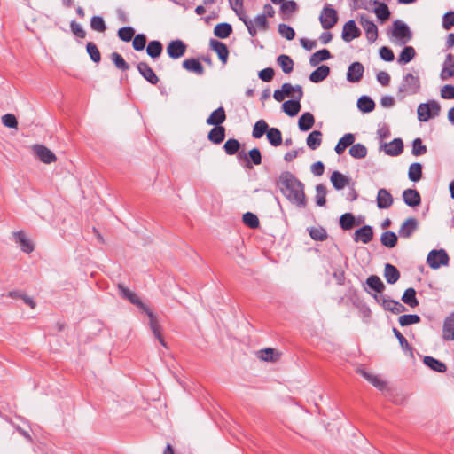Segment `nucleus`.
I'll return each instance as SVG.
<instances>
[{
    "instance_id": "nucleus-22",
    "label": "nucleus",
    "mask_w": 454,
    "mask_h": 454,
    "mask_svg": "<svg viewBox=\"0 0 454 454\" xmlns=\"http://www.w3.org/2000/svg\"><path fill=\"white\" fill-rule=\"evenodd\" d=\"M442 338L445 340H454V312L444 320Z\"/></svg>"
},
{
    "instance_id": "nucleus-49",
    "label": "nucleus",
    "mask_w": 454,
    "mask_h": 454,
    "mask_svg": "<svg viewBox=\"0 0 454 454\" xmlns=\"http://www.w3.org/2000/svg\"><path fill=\"white\" fill-rule=\"evenodd\" d=\"M269 129V125L264 120H259L255 122L253 128L252 136L254 138L262 137Z\"/></svg>"
},
{
    "instance_id": "nucleus-64",
    "label": "nucleus",
    "mask_w": 454,
    "mask_h": 454,
    "mask_svg": "<svg viewBox=\"0 0 454 454\" xmlns=\"http://www.w3.org/2000/svg\"><path fill=\"white\" fill-rule=\"evenodd\" d=\"M278 30L281 36L287 40H293L295 36L294 30L288 25L279 24Z\"/></svg>"
},
{
    "instance_id": "nucleus-29",
    "label": "nucleus",
    "mask_w": 454,
    "mask_h": 454,
    "mask_svg": "<svg viewBox=\"0 0 454 454\" xmlns=\"http://www.w3.org/2000/svg\"><path fill=\"white\" fill-rule=\"evenodd\" d=\"M355 136L352 133L345 134L337 143L334 150L337 154L341 155L347 147L351 146L354 144Z\"/></svg>"
},
{
    "instance_id": "nucleus-62",
    "label": "nucleus",
    "mask_w": 454,
    "mask_h": 454,
    "mask_svg": "<svg viewBox=\"0 0 454 454\" xmlns=\"http://www.w3.org/2000/svg\"><path fill=\"white\" fill-rule=\"evenodd\" d=\"M398 321L402 326H405L420 322V317L415 314H408L400 316Z\"/></svg>"
},
{
    "instance_id": "nucleus-58",
    "label": "nucleus",
    "mask_w": 454,
    "mask_h": 454,
    "mask_svg": "<svg viewBox=\"0 0 454 454\" xmlns=\"http://www.w3.org/2000/svg\"><path fill=\"white\" fill-rule=\"evenodd\" d=\"M111 59L116 66V67L121 71H127L129 68V65L125 61L121 54L118 52H113L111 55Z\"/></svg>"
},
{
    "instance_id": "nucleus-43",
    "label": "nucleus",
    "mask_w": 454,
    "mask_h": 454,
    "mask_svg": "<svg viewBox=\"0 0 454 454\" xmlns=\"http://www.w3.org/2000/svg\"><path fill=\"white\" fill-rule=\"evenodd\" d=\"M277 62L280 66L282 71L285 74H290L294 69V61L287 55L282 54L278 56L277 59Z\"/></svg>"
},
{
    "instance_id": "nucleus-57",
    "label": "nucleus",
    "mask_w": 454,
    "mask_h": 454,
    "mask_svg": "<svg viewBox=\"0 0 454 454\" xmlns=\"http://www.w3.org/2000/svg\"><path fill=\"white\" fill-rule=\"evenodd\" d=\"M86 50L93 62L98 63L100 61L101 54L94 43L89 42L86 45Z\"/></svg>"
},
{
    "instance_id": "nucleus-63",
    "label": "nucleus",
    "mask_w": 454,
    "mask_h": 454,
    "mask_svg": "<svg viewBox=\"0 0 454 454\" xmlns=\"http://www.w3.org/2000/svg\"><path fill=\"white\" fill-rule=\"evenodd\" d=\"M90 27L93 30L98 32H105L106 26L102 17L93 16L90 20Z\"/></svg>"
},
{
    "instance_id": "nucleus-41",
    "label": "nucleus",
    "mask_w": 454,
    "mask_h": 454,
    "mask_svg": "<svg viewBox=\"0 0 454 454\" xmlns=\"http://www.w3.org/2000/svg\"><path fill=\"white\" fill-rule=\"evenodd\" d=\"M423 361L426 365L435 372H444L447 370L445 364L432 356H425Z\"/></svg>"
},
{
    "instance_id": "nucleus-37",
    "label": "nucleus",
    "mask_w": 454,
    "mask_h": 454,
    "mask_svg": "<svg viewBox=\"0 0 454 454\" xmlns=\"http://www.w3.org/2000/svg\"><path fill=\"white\" fill-rule=\"evenodd\" d=\"M331 58V53L327 49H322L313 53L309 58V64L312 67L317 66L321 61L327 60Z\"/></svg>"
},
{
    "instance_id": "nucleus-24",
    "label": "nucleus",
    "mask_w": 454,
    "mask_h": 454,
    "mask_svg": "<svg viewBox=\"0 0 454 454\" xmlns=\"http://www.w3.org/2000/svg\"><path fill=\"white\" fill-rule=\"evenodd\" d=\"M183 67L189 72H192L198 75H202L205 72V69L201 63L193 58L184 59L183 61Z\"/></svg>"
},
{
    "instance_id": "nucleus-19",
    "label": "nucleus",
    "mask_w": 454,
    "mask_h": 454,
    "mask_svg": "<svg viewBox=\"0 0 454 454\" xmlns=\"http://www.w3.org/2000/svg\"><path fill=\"white\" fill-rule=\"evenodd\" d=\"M373 238L372 228L369 225H364L357 229L354 233V240L356 242L361 241L364 244H368Z\"/></svg>"
},
{
    "instance_id": "nucleus-10",
    "label": "nucleus",
    "mask_w": 454,
    "mask_h": 454,
    "mask_svg": "<svg viewBox=\"0 0 454 454\" xmlns=\"http://www.w3.org/2000/svg\"><path fill=\"white\" fill-rule=\"evenodd\" d=\"M186 45L181 40L171 41L167 46V52L172 59H179L184 55Z\"/></svg>"
},
{
    "instance_id": "nucleus-5",
    "label": "nucleus",
    "mask_w": 454,
    "mask_h": 454,
    "mask_svg": "<svg viewBox=\"0 0 454 454\" xmlns=\"http://www.w3.org/2000/svg\"><path fill=\"white\" fill-rule=\"evenodd\" d=\"M392 35L399 41L400 44L407 43L412 36L409 27L399 20L393 22Z\"/></svg>"
},
{
    "instance_id": "nucleus-32",
    "label": "nucleus",
    "mask_w": 454,
    "mask_h": 454,
    "mask_svg": "<svg viewBox=\"0 0 454 454\" xmlns=\"http://www.w3.org/2000/svg\"><path fill=\"white\" fill-rule=\"evenodd\" d=\"M384 277L388 284H395L400 278V272L397 268L390 263H387L384 269Z\"/></svg>"
},
{
    "instance_id": "nucleus-54",
    "label": "nucleus",
    "mask_w": 454,
    "mask_h": 454,
    "mask_svg": "<svg viewBox=\"0 0 454 454\" xmlns=\"http://www.w3.org/2000/svg\"><path fill=\"white\" fill-rule=\"evenodd\" d=\"M327 193L326 187L319 184L316 186V203L319 207H324L326 203L325 196Z\"/></svg>"
},
{
    "instance_id": "nucleus-6",
    "label": "nucleus",
    "mask_w": 454,
    "mask_h": 454,
    "mask_svg": "<svg viewBox=\"0 0 454 454\" xmlns=\"http://www.w3.org/2000/svg\"><path fill=\"white\" fill-rule=\"evenodd\" d=\"M427 262L432 269H438L441 266L447 265L449 256L445 250H432L429 252Z\"/></svg>"
},
{
    "instance_id": "nucleus-55",
    "label": "nucleus",
    "mask_w": 454,
    "mask_h": 454,
    "mask_svg": "<svg viewBox=\"0 0 454 454\" xmlns=\"http://www.w3.org/2000/svg\"><path fill=\"white\" fill-rule=\"evenodd\" d=\"M309 236L317 241H324L327 239V232L323 227H312L309 230Z\"/></svg>"
},
{
    "instance_id": "nucleus-8",
    "label": "nucleus",
    "mask_w": 454,
    "mask_h": 454,
    "mask_svg": "<svg viewBox=\"0 0 454 454\" xmlns=\"http://www.w3.org/2000/svg\"><path fill=\"white\" fill-rule=\"evenodd\" d=\"M361 35L360 29L356 27L353 20L347 21L342 29L341 37L343 41L349 43Z\"/></svg>"
},
{
    "instance_id": "nucleus-26",
    "label": "nucleus",
    "mask_w": 454,
    "mask_h": 454,
    "mask_svg": "<svg viewBox=\"0 0 454 454\" xmlns=\"http://www.w3.org/2000/svg\"><path fill=\"white\" fill-rule=\"evenodd\" d=\"M225 119V111L223 107L221 106L211 113L206 122L208 125L221 126V124L224 122Z\"/></svg>"
},
{
    "instance_id": "nucleus-11",
    "label": "nucleus",
    "mask_w": 454,
    "mask_h": 454,
    "mask_svg": "<svg viewBox=\"0 0 454 454\" xmlns=\"http://www.w3.org/2000/svg\"><path fill=\"white\" fill-rule=\"evenodd\" d=\"M15 242L19 244L20 249L26 253L30 254L34 251L33 242L26 236L23 231L13 232Z\"/></svg>"
},
{
    "instance_id": "nucleus-23",
    "label": "nucleus",
    "mask_w": 454,
    "mask_h": 454,
    "mask_svg": "<svg viewBox=\"0 0 454 454\" xmlns=\"http://www.w3.org/2000/svg\"><path fill=\"white\" fill-rule=\"evenodd\" d=\"M283 93L286 97H290L301 100L303 97V91L301 85H292L291 83L286 82L282 85Z\"/></svg>"
},
{
    "instance_id": "nucleus-34",
    "label": "nucleus",
    "mask_w": 454,
    "mask_h": 454,
    "mask_svg": "<svg viewBox=\"0 0 454 454\" xmlns=\"http://www.w3.org/2000/svg\"><path fill=\"white\" fill-rule=\"evenodd\" d=\"M283 111L289 116H295L301 110L300 100L294 98L287 100L282 105Z\"/></svg>"
},
{
    "instance_id": "nucleus-16",
    "label": "nucleus",
    "mask_w": 454,
    "mask_h": 454,
    "mask_svg": "<svg viewBox=\"0 0 454 454\" xmlns=\"http://www.w3.org/2000/svg\"><path fill=\"white\" fill-rule=\"evenodd\" d=\"M418 229V221L414 217L406 219L399 229V236L408 239Z\"/></svg>"
},
{
    "instance_id": "nucleus-28",
    "label": "nucleus",
    "mask_w": 454,
    "mask_h": 454,
    "mask_svg": "<svg viewBox=\"0 0 454 454\" xmlns=\"http://www.w3.org/2000/svg\"><path fill=\"white\" fill-rule=\"evenodd\" d=\"M330 74V68L328 66L322 65L318 67L309 74V80L314 83H318L324 81Z\"/></svg>"
},
{
    "instance_id": "nucleus-42",
    "label": "nucleus",
    "mask_w": 454,
    "mask_h": 454,
    "mask_svg": "<svg viewBox=\"0 0 454 454\" xmlns=\"http://www.w3.org/2000/svg\"><path fill=\"white\" fill-rule=\"evenodd\" d=\"M402 301L411 308L417 307L419 301L416 298L415 289L412 287L406 289L402 296Z\"/></svg>"
},
{
    "instance_id": "nucleus-35",
    "label": "nucleus",
    "mask_w": 454,
    "mask_h": 454,
    "mask_svg": "<svg viewBox=\"0 0 454 454\" xmlns=\"http://www.w3.org/2000/svg\"><path fill=\"white\" fill-rule=\"evenodd\" d=\"M358 372L363 375L371 384H372L376 388L382 390L386 387V382L378 377L377 375L371 374L365 372L363 369L358 370Z\"/></svg>"
},
{
    "instance_id": "nucleus-48",
    "label": "nucleus",
    "mask_w": 454,
    "mask_h": 454,
    "mask_svg": "<svg viewBox=\"0 0 454 454\" xmlns=\"http://www.w3.org/2000/svg\"><path fill=\"white\" fill-rule=\"evenodd\" d=\"M366 284L370 288L380 294L382 293L385 289V285L383 284L381 279L376 275L370 276L366 279Z\"/></svg>"
},
{
    "instance_id": "nucleus-56",
    "label": "nucleus",
    "mask_w": 454,
    "mask_h": 454,
    "mask_svg": "<svg viewBox=\"0 0 454 454\" xmlns=\"http://www.w3.org/2000/svg\"><path fill=\"white\" fill-rule=\"evenodd\" d=\"M340 224L343 230H350L355 225V217L350 213L343 214L340 218Z\"/></svg>"
},
{
    "instance_id": "nucleus-14",
    "label": "nucleus",
    "mask_w": 454,
    "mask_h": 454,
    "mask_svg": "<svg viewBox=\"0 0 454 454\" xmlns=\"http://www.w3.org/2000/svg\"><path fill=\"white\" fill-rule=\"evenodd\" d=\"M209 45L210 48L218 55V58L223 64H226L229 56V50L226 44L218 40L211 39Z\"/></svg>"
},
{
    "instance_id": "nucleus-17",
    "label": "nucleus",
    "mask_w": 454,
    "mask_h": 454,
    "mask_svg": "<svg viewBox=\"0 0 454 454\" xmlns=\"http://www.w3.org/2000/svg\"><path fill=\"white\" fill-rule=\"evenodd\" d=\"M137 67L139 74L151 84L155 85L159 82L158 76L147 63L139 62Z\"/></svg>"
},
{
    "instance_id": "nucleus-4",
    "label": "nucleus",
    "mask_w": 454,
    "mask_h": 454,
    "mask_svg": "<svg viewBox=\"0 0 454 454\" xmlns=\"http://www.w3.org/2000/svg\"><path fill=\"white\" fill-rule=\"evenodd\" d=\"M319 21L325 30L333 28L338 22V13L336 10L326 4L321 11Z\"/></svg>"
},
{
    "instance_id": "nucleus-45",
    "label": "nucleus",
    "mask_w": 454,
    "mask_h": 454,
    "mask_svg": "<svg viewBox=\"0 0 454 454\" xmlns=\"http://www.w3.org/2000/svg\"><path fill=\"white\" fill-rule=\"evenodd\" d=\"M408 177L412 182L419 181L422 177V165L418 162L411 164L408 170Z\"/></svg>"
},
{
    "instance_id": "nucleus-3",
    "label": "nucleus",
    "mask_w": 454,
    "mask_h": 454,
    "mask_svg": "<svg viewBox=\"0 0 454 454\" xmlns=\"http://www.w3.org/2000/svg\"><path fill=\"white\" fill-rule=\"evenodd\" d=\"M440 110L439 103L434 100L422 103L418 106V119L419 121H427L429 119L438 116Z\"/></svg>"
},
{
    "instance_id": "nucleus-44",
    "label": "nucleus",
    "mask_w": 454,
    "mask_h": 454,
    "mask_svg": "<svg viewBox=\"0 0 454 454\" xmlns=\"http://www.w3.org/2000/svg\"><path fill=\"white\" fill-rule=\"evenodd\" d=\"M380 242L383 246L392 248L395 247L397 243V236L391 231H384L380 237Z\"/></svg>"
},
{
    "instance_id": "nucleus-15",
    "label": "nucleus",
    "mask_w": 454,
    "mask_h": 454,
    "mask_svg": "<svg viewBox=\"0 0 454 454\" xmlns=\"http://www.w3.org/2000/svg\"><path fill=\"white\" fill-rule=\"evenodd\" d=\"M118 289L121 295L123 298L129 300L132 304L137 306L142 310H145L147 309V307L141 301L139 297H137L135 293L125 287L123 285L119 284Z\"/></svg>"
},
{
    "instance_id": "nucleus-33",
    "label": "nucleus",
    "mask_w": 454,
    "mask_h": 454,
    "mask_svg": "<svg viewBox=\"0 0 454 454\" xmlns=\"http://www.w3.org/2000/svg\"><path fill=\"white\" fill-rule=\"evenodd\" d=\"M315 123V118L311 113L306 112L301 115L298 127L301 131H308Z\"/></svg>"
},
{
    "instance_id": "nucleus-50",
    "label": "nucleus",
    "mask_w": 454,
    "mask_h": 454,
    "mask_svg": "<svg viewBox=\"0 0 454 454\" xmlns=\"http://www.w3.org/2000/svg\"><path fill=\"white\" fill-rule=\"evenodd\" d=\"M374 4H377L378 6L374 9V12L377 15L378 19L384 21L387 20L390 16V12L387 7V5L384 3H380L377 0H375Z\"/></svg>"
},
{
    "instance_id": "nucleus-12",
    "label": "nucleus",
    "mask_w": 454,
    "mask_h": 454,
    "mask_svg": "<svg viewBox=\"0 0 454 454\" xmlns=\"http://www.w3.org/2000/svg\"><path fill=\"white\" fill-rule=\"evenodd\" d=\"M454 76V55L448 53L442 65L440 77L442 81H447Z\"/></svg>"
},
{
    "instance_id": "nucleus-31",
    "label": "nucleus",
    "mask_w": 454,
    "mask_h": 454,
    "mask_svg": "<svg viewBox=\"0 0 454 454\" xmlns=\"http://www.w3.org/2000/svg\"><path fill=\"white\" fill-rule=\"evenodd\" d=\"M333 186L336 190H341L348 184V178L339 171H333L330 177Z\"/></svg>"
},
{
    "instance_id": "nucleus-59",
    "label": "nucleus",
    "mask_w": 454,
    "mask_h": 454,
    "mask_svg": "<svg viewBox=\"0 0 454 454\" xmlns=\"http://www.w3.org/2000/svg\"><path fill=\"white\" fill-rule=\"evenodd\" d=\"M239 142L234 138L228 139L223 145V149L228 155L235 154L239 151Z\"/></svg>"
},
{
    "instance_id": "nucleus-18",
    "label": "nucleus",
    "mask_w": 454,
    "mask_h": 454,
    "mask_svg": "<svg viewBox=\"0 0 454 454\" xmlns=\"http://www.w3.org/2000/svg\"><path fill=\"white\" fill-rule=\"evenodd\" d=\"M376 200L377 206L380 209L389 208L394 202L391 193L384 188H381L378 191Z\"/></svg>"
},
{
    "instance_id": "nucleus-30",
    "label": "nucleus",
    "mask_w": 454,
    "mask_h": 454,
    "mask_svg": "<svg viewBox=\"0 0 454 454\" xmlns=\"http://www.w3.org/2000/svg\"><path fill=\"white\" fill-rule=\"evenodd\" d=\"M207 138L214 144H221L225 138V128L215 126L208 133Z\"/></svg>"
},
{
    "instance_id": "nucleus-46",
    "label": "nucleus",
    "mask_w": 454,
    "mask_h": 454,
    "mask_svg": "<svg viewBox=\"0 0 454 454\" xmlns=\"http://www.w3.org/2000/svg\"><path fill=\"white\" fill-rule=\"evenodd\" d=\"M162 49L163 47L160 41H151L147 45L146 52L151 58L156 59L160 56Z\"/></svg>"
},
{
    "instance_id": "nucleus-47",
    "label": "nucleus",
    "mask_w": 454,
    "mask_h": 454,
    "mask_svg": "<svg viewBox=\"0 0 454 454\" xmlns=\"http://www.w3.org/2000/svg\"><path fill=\"white\" fill-rule=\"evenodd\" d=\"M322 133L318 130L312 131L307 137V145L312 149L315 150L317 147L320 146L322 143Z\"/></svg>"
},
{
    "instance_id": "nucleus-52",
    "label": "nucleus",
    "mask_w": 454,
    "mask_h": 454,
    "mask_svg": "<svg viewBox=\"0 0 454 454\" xmlns=\"http://www.w3.org/2000/svg\"><path fill=\"white\" fill-rule=\"evenodd\" d=\"M415 54L416 52L413 47L406 46L399 55L397 61L399 64H406L414 59Z\"/></svg>"
},
{
    "instance_id": "nucleus-9",
    "label": "nucleus",
    "mask_w": 454,
    "mask_h": 454,
    "mask_svg": "<svg viewBox=\"0 0 454 454\" xmlns=\"http://www.w3.org/2000/svg\"><path fill=\"white\" fill-rule=\"evenodd\" d=\"M360 24L365 31L366 37L369 42L373 43L378 37L377 26L369 18L364 15L360 17Z\"/></svg>"
},
{
    "instance_id": "nucleus-39",
    "label": "nucleus",
    "mask_w": 454,
    "mask_h": 454,
    "mask_svg": "<svg viewBox=\"0 0 454 454\" xmlns=\"http://www.w3.org/2000/svg\"><path fill=\"white\" fill-rule=\"evenodd\" d=\"M149 317V326L151 331L153 332L154 336H158L161 333V326L159 324L157 317L153 313V311L147 308L144 310Z\"/></svg>"
},
{
    "instance_id": "nucleus-53",
    "label": "nucleus",
    "mask_w": 454,
    "mask_h": 454,
    "mask_svg": "<svg viewBox=\"0 0 454 454\" xmlns=\"http://www.w3.org/2000/svg\"><path fill=\"white\" fill-rule=\"evenodd\" d=\"M258 357L263 361L274 362L278 358V355L274 348H266L259 351Z\"/></svg>"
},
{
    "instance_id": "nucleus-13",
    "label": "nucleus",
    "mask_w": 454,
    "mask_h": 454,
    "mask_svg": "<svg viewBox=\"0 0 454 454\" xmlns=\"http://www.w3.org/2000/svg\"><path fill=\"white\" fill-rule=\"evenodd\" d=\"M364 66L360 62H354L348 67L347 80L350 82H358L364 74Z\"/></svg>"
},
{
    "instance_id": "nucleus-61",
    "label": "nucleus",
    "mask_w": 454,
    "mask_h": 454,
    "mask_svg": "<svg viewBox=\"0 0 454 454\" xmlns=\"http://www.w3.org/2000/svg\"><path fill=\"white\" fill-rule=\"evenodd\" d=\"M427 153V146L423 145L421 138L418 137L412 142L411 153L414 156H420Z\"/></svg>"
},
{
    "instance_id": "nucleus-25",
    "label": "nucleus",
    "mask_w": 454,
    "mask_h": 454,
    "mask_svg": "<svg viewBox=\"0 0 454 454\" xmlns=\"http://www.w3.org/2000/svg\"><path fill=\"white\" fill-rule=\"evenodd\" d=\"M403 143L401 138H395L389 144H385V153L390 156H398L403 153Z\"/></svg>"
},
{
    "instance_id": "nucleus-40",
    "label": "nucleus",
    "mask_w": 454,
    "mask_h": 454,
    "mask_svg": "<svg viewBox=\"0 0 454 454\" xmlns=\"http://www.w3.org/2000/svg\"><path fill=\"white\" fill-rule=\"evenodd\" d=\"M357 107L363 113H370L375 108V103L371 98L362 96L357 101Z\"/></svg>"
},
{
    "instance_id": "nucleus-51",
    "label": "nucleus",
    "mask_w": 454,
    "mask_h": 454,
    "mask_svg": "<svg viewBox=\"0 0 454 454\" xmlns=\"http://www.w3.org/2000/svg\"><path fill=\"white\" fill-rule=\"evenodd\" d=\"M349 154L355 159H364L367 155V148L360 143L352 144L349 149Z\"/></svg>"
},
{
    "instance_id": "nucleus-2",
    "label": "nucleus",
    "mask_w": 454,
    "mask_h": 454,
    "mask_svg": "<svg viewBox=\"0 0 454 454\" xmlns=\"http://www.w3.org/2000/svg\"><path fill=\"white\" fill-rule=\"evenodd\" d=\"M420 89V80L418 75H414L411 73H408L403 75L402 82L398 87V94L401 95V98L406 95H414L419 92Z\"/></svg>"
},
{
    "instance_id": "nucleus-38",
    "label": "nucleus",
    "mask_w": 454,
    "mask_h": 454,
    "mask_svg": "<svg viewBox=\"0 0 454 454\" xmlns=\"http://www.w3.org/2000/svg\"><path fill=\"white\" fill-rule=\"evenodd\" d=\"M267 139L272 146H278L282 144L281 131L277 128H269L267 133Z\"/></svg>"
},
{
    "instance_id": "nucleus-27",
    "label": "nucleus",
    "mask_w": 454,
    "mask_h": 454,
    "mask_svg": "<svg viewBox=\"0 0 454 454\" xmlns=\"http://www.w3.org/2000/svg\"><path fill=\"white\" fill-rule=\"evenodd\" d=\"M239 158H243L246 160L247 164L246 166L247 168H251L249 160L254 164V165H260L262 163V155L261 152L258 148H253L248 152V154L246 153H239Z\"/></svg>"
},
{
    "instance_id": "nucleus-60",
    "label": "nucleus",
    "mask_w": 454,
    "mask_h": 454,
    "mask_svg": "<svg viewBox=\"0 0 454 454\" xmlns=\"http://www.w3.org/2000/svg\"><path fill=\"white\" fill-rule=\"evenodd\" d=\"M243 222L252 229L257 228L260 224L258 217L251 212H247L243 215Z\"/></svg>"
},
{
    "instance_id": "nucleus-1",
    "label": "nucleus",
    "mask_w": 454,
    "mask_h": 454,
    "mask_svg": "<svg viewBox=\"0 0 454 454\" xmlns=\"http://www.w3.org/2000/svg\"><path fill=\"white\" fill-rule=\"evenodd\" d=\"M278 186L289 202L299 208L306 207L307 199L304 184L294 174L289 171L281 173L278 181Z\"/></svg>"
},
{
    "instance_id": "nucleus-7",
    "label": "nucleus",
    "mask_w": 454,
    "mask_h": 454,
    "mask_svg": "<svg viewBox=\"0 0 454 454\" xmlns=\"http://www.w3.org/2000/svg\"><path fill=\"white\" fill-rule=\"evenodd\" d=\"M32 151L34 154L45 164H51L57 160L56 155L43 145H34Z\"/></svg>"
},
{
    "instance_id": "nucleus-21",
    "label": "nucleus",
    "mask_w": 454,
    "mask_h": 454,
    "mask_svg": "<svg viewBox=\"0 0 454 454\" xmlns=\"http://www.w3.org/2000/svg\"><path fill=\"white\" fill-rule=\"evenodd\" d=\"M381 300V305L384 309L391 311L394 314H400L406 310V308L397 301L392 299H387L385 297L380 298Z\"/></svg>"
},
{
    "instance_id": "nucleus-20",
    "label": "nucleus",
    "mask_w": 454,
    "mask_h": 454,
    "mask_svg": "<svg viewBox=\"0 0 454 454\" xmlns=\"http://www.w3.org/2000/svg\"><path fill=\"white\" fill-rule=\"evenodd\" d=\"M403 199L404 203L411 207H417L421 203V197L419 192L415 189H406L403 192Z\"/></svg>"
},
{
    "instance_id": "nucleus-36",
    "label": "nucleus",
    "mask_w": 454,
    "mask_h": 454,
    "mask_svg": "<svg viewBox=\"0 0 454 454\" xmlns=\"http://www.w3.org/2000/svg\"><path fill=\"white\" fill-rule=\"evenodd\" d=\"M232 33V27L229 23H219L214 28V35L221 39H225Z\"/></svg>"
}]
</instances>
